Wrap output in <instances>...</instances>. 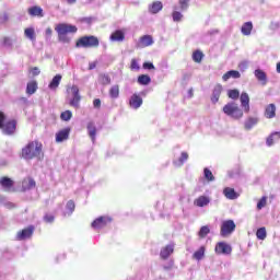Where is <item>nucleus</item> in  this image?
<instances>
[{"mask_svg":"<svg viewBox=\"0 0 280 280\" xmlns=\"http://www.w3.org/2000/svg\"><path fill=\"white\" fill-rule=\"evenodd\" d=\"M266 144L268 145V148H271V145H275V136L272 133L267 138Z\"/></svg>","mask_w":280,"mask_h":280,"instance_id":"obj_48","label":"nucleus"},{"mask_svg":"<svg viewBox=\"0 0 280 280\" xmlns=\"http://www.w3.org/2000/svg\"><path fill=\"white\" fill-rule=\"evenodd\" d=\"M112 43H124L126 40V33L121 30H117L110 35Z\"/></svg>","mask_w":280,"mask_h":280,"instance_id":"obj_17","label":"nucleus"},{"mask_svg":"<svg viewBox=\"0 0 280 280\" xmlns=\"http://www.w3.org/2000/svg\"><path fill=\"white\" fill-rule=\"evenodd\" d=\"M267 202H268V198H267V197H262V198L258 201V203H257V209H258V211H261V209H264V207H266Z\"/></svg>","mask_w":280,"mask_h":280,"instance_id":"obj_43","label":"nucleus"},{"mask_svg":"<svg viewBox=\"0 0 280 280\" xmlns=\"http://www.w3.org/2000/svg\"><path fill=\"white\" fill-rule=\"evenodd\" d=\"M188 159H189V153L182 152L178 161L174 162V165H177L178 167H180L182 165H185V162L188 161Z\"/></svg>","mask_w":280,"mask_h":280,"instance_id":"obj_31","label":"nucleus"},{"mask_svg":"<svg viewBox=\"0 0 280 280\" xmlns=\"http://www.w3.org/2000/svg\"><path fill=\"white\" fill-rule=\"evenodd\" d=\"M73 117V113L71 110H65L60 115L61 121H70V119Z\"/></svg>","mask_w":280,"mask_h":280,"instance_id":"obj_41","label":"nucleus"},{"mask_svg":"<svg viewBox=\"0 0 280 280\" xmlns=\"http://www.w3.org/2000/svg\"><path fill=\"white\" fill-rule=\"evenodd\" d=\"M110 222H113V219L108 217H98L92 222L91 226L92 229H104V226H108Z\"/></svg>","mask_w":280,"mask_h":280,"instance_id":"obj_10","label":"nucleus"},{"mask_svg":"<svg viewBox=\"0 0 280 280\" xmlns=\"http://www.w3.org/2000/svg\"><path fill=\"white\" fill-rule=\"evenodd\" d=\"M241 100V106L244 109V113H250V96H248V93L242 92L241 96H238Z\"/></svg>","mask_w":280,"mask_h":280,"instance_id":"obj_13","label":"nucleus"},{"mask_svg":"<svg viewBox=\"0 0 280 280\" xmlns=\"http://www.w3.org/2000/svg\"><path fill=\"white\" fill-rule=\"evenodd\" d=\"M55 30L58 34V38L60 43H71V38H69L67 34H75L78 32V26L61 23V24H58L55 27Z\"/></svg>","mask_w":280,"mask_h":280,"instance_id":"obj_1","label":"nucleus"},{"mask_svg":"<svg viewBox=\"0 0 280 280\" xmlns=\"http://www.w3.org/2000/svg\"><path fill=\"white\" fill-rule=\"evenodd\" d=\"M36 16L38 19H43L45 16V13H43V9L40 7H36Z\"/></svg>","mask_w":280,"mask_h":280,"instance_id":"obj_51","label":"nucleus"},{"mask_svg":"<svg viewBox=\"0 0 280 280\" xmlns=\"http://www.w3.org/2000/svg\"><path fill=\"white\" fill-rule=\"evenodd\" d=\"M221 95H222V85L220 84L214 85L212 91V96H211L212 104H218Z\"/></svg>","mask_w":280,"mask_h":280,"instance_id":"obj_20","label":"nucleus"},{"mask_svg":"<svg viewBox=\"0 0 280 280\" xmlns=\"http://www.w3.org/2000/svg\"><path fill=\"white\" fill-rule=\"evenodd\" d=\"M66 2L68 3V5H73L78 3V0H66Z\"/></svg>","mask_w":280,"mask_h":280,"instance_id":"obj_58","label":"nucleus"},{"mask_svg":"<svg viewBox=\"0 0 280 280\" xmlns=\"http://www.w3.org/2000/svg\"><path fill=\"white\" fill-rule=\"evenodd\" d=\"M0 46L1 47H12V39L4 37L2 43H0Z\"/></svg>","mask_w":280,"mask_h":280,"instance_id":"obj_45","label":"nucleus"},{"mask_svg":"<svg viewBox=\"0 0 280 280\" xmlns=\"http://www.w3.org/2000/svg\"><path fill=\"white\" fill-rule=\"evenodd\" d=\"M277 73H280V62L277 63Z\"/></svg>","mask_w":280,"mask_h":280,"instance_id":"obj_61","label":"nucleus"},{"mask_svg":"<svg viewBox=\"0 0 280 280\" xmlns=\"http://www.w3.org/2000/svg\"><path fill=\"white\" fill-rule=\"evenodd\" d=\"M214 253L217 255H231V253H233V247L226 242H219L214 247Z\"/></svg>","mask_w":280,"mask_h":280,"instance_id":"obj_8","label":"nucleus"},{"mask_svg":"<svg viewBox=\"0 0 280 280\" xmlns=\"http://www.w3.org/2000/svg\"><path fill=\"white\" fill-rule=\"evenodd\" d=\"M28 14H31V16H36V7L28 9Z\"/></svg>","mask_w":280,"mask_h":280,"instance_id":"obj_55","label":"nucleus"},{"mask_svg":"<svg viewBox=\"0 0 280 280\" xmlns=\"http://www.w3.org/2000/svg\"><path fill=\"white\" fill-rule=\"evenodd\" d=\"M202 58H205V54L201 50H195L192 52L194 62H197L198 65H200V62H202Z\"/></svg>","mask_w":280,"mask_h":280,"instance_id":"obj_33","label":"nucleus"},{"mask_svg":"<svg viewBox=\"0 0 280 280\" xmlns=\"http://www.w3.org/2000/svg\"><path fill=\"white\" fill-rule=\"evenodd\" d=\"M172 16H173V21H174L175 23H178V22L183 21V13H180V12H178V11H174V12L172 13Z\"/></svg>","mask_w":280,"mask_h":280,"instance_id":"obj_42","label":"nucleus"},{"mask_svg":"<svg viewBox=\"0 0 280 280\" xmlns=\"http://www.w3.org/2000/svg\"><path fill=\"white\" fill-rule=\"evenodd\" d=\"M36 185V182L32 177H26L22 182V189L23 191H27V189H32Z\"/></svg>","mask_w":280,"mask_h":280,"instance_id":"obj_24","label":"nucleus"},{"mask_svg":"<svg viewBox=\"0 0 280 280\" xmlns=\"http://www.w3.org/2000/svg\"><path fill=\"white\" fill-rule=\"evenodd\" d=\"M34 34H35L34 27H27L24 30V36L25 38H28V40H34Z\"/></svg>","mask_w":280,"mask_h":280,"instance_id":"obj_39","label":"nucleus"},{"mask_svg":"<svg viewBox=\"0 0 280 280\" xmlns=\"http://www.w3.org/2000/svg\"><path fill=\"white\" fill-rule=\"evenodd\" d=\"M7 207H8L9 209H12V207H14V205H12V203H7Z\"/></svg>","mask_w":280,"mask_h":280,"instance_id":"obj_62","label":"nucleus"},{"mask_svg":"<svg viewBox=\"0 0 280 280\" xmlns=\"http://www.w3.org/2000/svg\"><path fill=\"white\" fill-rule=\"evenodd\" d=\"M75 47L78 49L84 48V49H97L100 47V38L94 35H85L77 39Z\"/></svg>","mask_w":280,"mask_h":280,"instance_id":"obj_2","label":"nucleus"},{"mask_svg":"<svg viewBox=\"0 0 280 280\" xmlns=\"http://www.w3.org/2000/svg\"><path fill=\"white\" fill-rule=\"evenodd\" d=\"M259 121V119L255 118V117H249L246 119L245 121V130H252L254 126H257V122Z\"/></svg>","mask_w":280,"mask_h":280,"instance_id":"obj_30","label":"nucleus"},{"mask_svg":"<svg viewBox=\"0 0 280 280\" xmlns=\"http://www.w3.org/2000/svg\"><path fill=\"white\" fill-rule=\"evenodd\" d=\"M86 128H88L90 139H92L93 143H95V137L97 136V127H95V122L93 121L88 122Z\"/></svg>","mask_w":280,"mask_h":280,"instance_id":"obj_22","label":"nucleus"},{"mask_svg":"<svg viewBox=\"0 0 280 280\" xmlns=\"http://www.w3.org/2000/svg\"><path fill=\"white\" fill-rule=\"evenodd\" d=\"M152 82V79L148 74H140L138 77V84H141L142 86H148Z\"/></svg>","mask_w":280,"mask_h":280,"instance_id":"obj_29","label":"nucleus"},{"mask_svg":"<svg viewBox=\"0 0 280 280\" xmlns=\"http://www.w3.org/2000/svg\"><path fill=\"white\" fill-rule=\"evenodd\" d=\"M267 236H268V233L266 232V228H260L256 231L257 240H266Z\"/></svg>","mask_w":280,"mask_h":280,"instance_id":"obj_38","label":"nucleus"},{"mask_svg":"<svg viewBox=\"0 0 280 280\" xmlns=\"http://www.w3.org/2000/svg\"><path fill=\"white\" fill-rule=\"evenodd\" d=\"M0 130L3 135H14L16 132V120H5V114L0 112Z\"/></svg>","mask_w":280,"mask_h":280,"instance_id":"obj_4","label":"nucleus"},{"mask_svg":"<svg viewBox=\"0 0 280 280\" xmlns=\"http://www.w3.org/2000/svg\"><path fill=\"white\" fill-rule=\"evenodd\" d=\"M224 115L232 117V119H242L244 117V110L235 102H230L223 106Z\"/></svg>","mask_w":280,"mask_h":280,"instance_id":"obj_3","label":"nucleus"},{"mask_svg":"<svg viewBox=\"0 0 280 280\" xmlns=\"http://www.w3.org/2000/svg\"><path fill=\"white\" fill-rule=\"evenodd\" d=\"M189 0H179L180 10H187Z\"/></svg>","mask_w":280,"mask_h":280,"instance_id":"obj_50","label":"nucleus"},{"mask_svg":"<svg viewBox=\"0 0 280 280\" xmlns=\"http://www.w3.org/2000/svg\"><path fill=\"white\" fill-rule=\"evenodd\" d=\"M93 106H94V108H102V100L95 98L93 101Z\"/></svg>","mask_w":280,"mask_h":280,"instance_id":"obj_52","label":"nucleus"},{"mask_svg":"<svg viewBox=\"0 0 280 280\" xmlns=\"http://www.w3.org/2000/svg\"><path fill=\"white\" fill-rule=\"evenodd\" d=\"M254 75L256 80H258V82L262 84V86H266V84H268V75L266 74V72H264V70L261 69L255 70Z\"/></svg>","mask_w":280,"mask_h":280,"instance_id":"obj_18","label":"nucleus"},{"mask_svg":"<svg viewBox=\"0 0 280 280\" xmlns=\"http://www.w3.org/2000/svg\"><path fill=\"white\" fill-rule=\"evenodd\" d=\"M36 156V142H28L26 147L22 149V159L30 161Z\"/></svg>","mask_w":280,"mask_h":280,"instance_id":"obj_7","label":"nucleus"},{"mask_svg":"<svg viewBox=\"0 0 280 280\" xmlns=\"http://www.w3.org/2000/svg\"><path fill=\"white\" fill-rule=\"evenodd\" d=\"M241 32L244 36H250L253 32V22H246L242 25Z\"/></svg>","mask_w":280,"mask_h":280,"instance_id":"obj_28","label":"nucleus"},{"mask_svg":"<svg viewBox=\"0 0 280 280\" xmlns=\"http://www.w3.org/2000/svg\"><path fill=\"white\" fill-rule=\"evenodd\" d=\"M54 220H56L54 214L47 213V214L44 215V221L47 222L48 224H51V222H54Z\"/></svg>","mask_w":280,"mask_h":280,"instance_id":"obj_47","label":"nucleus"},{"mask_svg":"<svg viewBox=\"0 0 280 280\" xmlns=\"http://www.w3.org/2000/svg\"><path fill=\"white\" fill-rule=\"evenodd\" d=\"M71 133V128L67 127L61 129L56 133V141L57 143H62V141H67L69 139V135Z\"/></svg>","mask_w":280,"mask_h":280,"instance_id":"obj_14","label":"nucleus"},{"mask_svg":"<svg viewBox=\"0 0 280 280\" xmlns=\"http://www.w3.org/2000/svg\"><path fill=\"white\" fill-rule=\"evenodd\" d=\"M174 248H176V244L171 243L164 247L161 248L160 250V257L161 259H170V256L174 255Z\"/></svg>","mask_w":280,"mask_h":280,"instance_id":"obj_11","label":"nucleus"},{"mask_svg":"<svg viewBox=\"0 0 280 280\" xmlns=\"http://www.w3.org/2000/svg\"><path fill=\"white\" fill-rule=\"evenodd\" d=\"M223 194L225 198H228L229 200H235L237 199V196H238L235 189L231 187L224 188Z\"/></svg>","mask_w":280,"mask_h":280,"instance_id":"obj_25","label":"nucleus"},{"mask_svg":"<svg viewBox=\"0 0 280 280\" xmlns=\"http://www.w3.org/2000/svg\"><path fill=\"white\" fill-rule=\"evenodd\" d=\"M60 80H62V75L56 74L49 83V89H58L60 86Z\"/></svg>","mask_w":280,"mask_h":280,"instance_id":"obj_32","label":"nucleus"},{"mask_svg":"<svg viewBox=\"0 0 280 280\" xmlns=\"http://www.w3.org/2000/svg\"><path fill=\"white\" fill-rule=\"evenodd\" d=\"M73 98L70 101V106L73 108H80V101L82 100V96H80V89L78 85L71 86Z\"/></svg>","mask_w":280,"mask_h":280,"instance_id":"obj_9","label":"nucleus"},{"mask_svg":"<svg viewBox=\"0 0 280 280\" xmlns=\"http://www.w3.org/2000/svg\"><path fill=\"white\" fill-rule=\"evenodd\" d=\"M143 69H154V63H152V62H144L143 63Z\"/></svg>","mask_w":280,"mask_h":280,"instance_id":"obj_54","label":"nucleus"},{"mask_svg":"<svg viewBox=\"0 0 280 280\" xmlns=\"http://www.w3.org/2000/svg\"><path fill=\"white\" fill-rule=\"evenodd\" d=\"M150 45H154V39L152 35H143L139 38L137 44V49H143L144 47H150Z\"/></svg>","mask_w":280,"mask_h":280,"instance_id":"obj_12","label":"nucleus"},{"mask_svg":"<svg viewBox=\"0 0 280 280\" xmlns=\"http://www.w3.org/2000/svg\"><path fill=\"white\" fill-rule=\"evenodd\" d=\"M210 233H211V229H209L208 225H203L200 228L198 235L200 240H205V237H207V235H209Z\"/></svg>","mask_w":280,"mask_h":280,"instance_id":"obj_35","label":"nucleus"},{"mask_svg":"<svg viewBox=\"0 0 280 280\" xmlns=\"http://www.w3.org/2000/svg\"><path fill=\"white\" fill-rule=\"evenodd\" d=\"M34 231H36L34 225H30L23 230H20L15 235V240L18 242H25V240H30L32 235H34Z\"/></svg>","mask_w":280,"mask_h":280,"instance_id":"obj_6","label":"nucleus"},{"mask_svg":"<svg viewBox=\"0 0 280 280\" xmlns=\"http://www.w3.org/2000/svg\"><path fill=\"white\" fill-rule=\"evenodd\" d=\"M228 97H230V100H240V90L237 89L229 90Z\"/></svg>","mask_w":280,"mask_h":280,"instance_id":"obj_40","label":"nucleus"},{"mask_svg":"<svg viewBox=\"0 0 280 280\" xmlns=\"http://www.w3.org/2000/svg\"><path fill=\"white\" fill-rule=\"evenodd\" d=\"M36 93V81H31L26 85V94L34 95Z\"/></svg>","mask_w":280,"mask_h":280,"instance_id":"obj_34","label":"nucleus"},{"mask_svg":"<svg viewBox=\"0 0 280 280\" xmlns=\"http://www.w3.org/2000/svg\"><path fill=\"white\" fill-rule=\"evenodd\" d=\"M231 78H233L234 80H237L242 78V74L237 70H230L223 74L222 80L223 82H228V80H231Z\"/></svg>","mask_w":280,"mask_h":280,"instance_id":"obj_21","label":"nucleus"},{"mask_svg":"<svg viewBox=\"0 0 280 280\" xmlns=\"http://www.w3.org/2000/svg\"><path fill=\"white\" fill-rule=\"evenodd\" d=\"M2 165H8V162H7V161H3Z\"/></svg>","mask_w":280,"mask_h":280,"instance_id":"obj_63","label":"nucleus"},{"mask_svg":"<svg viewBox=\"0 0 280 280\" xmlns=\"http://www.w3.org/2000/svg\"><path fill=\"white\" fill-rule=\"evenodd\" d=\"M52 32L51 27L46 28V36H51Z\"/></svg>","mask_w":280,"mask_h":280,"instance_id":"obj_59","label":"nucleus"},{"mask_svg":"<svg viewBox=\"0 0 280 280\" xmlns=\"http://www.w3.org/2000/svg\"><path fill=\"white\" fill-rule=\"evenodd\" d=\"M211 200L207 196H199L197 199H195L194 205L195 207H207Z\"/></svg>","mask_w":280,"mask_h":280,"instance_id":"obj_23","label":"nucleus"},{"mask_svg":"<svg viewBox=\"0 0 280 280\" xmlns=\"http://www.w3.org/2000/svg\"><path fill=\"white\" fill-rule=\"evenodd\" d=\"M36 156L38 161H40V159L45 156V154L43 153V149H40V147L36 148Z\"/></svg>","mask_w":280,"mask_h":280,"instance_id":"obj_49","label":"nucleus"},{"mask_svg":"<svg viewBox=\"0 0 280 280\" xmlns=\"http://www.w3.org/2000/svg\"><path fill=\"white\" fill-rule=\"evenodd\" d=\"M130 69H131L132 71H139V69H141V68L139 67V62L137 61V59H131Z\"/></svg>","mask_w":280,"mask_h":280,"instance_id":"obj_46","label":"nucleus"},{"mask_svg":"<svg viewBox=\"0 0 280 280\" xmlns=\"http://www.w3.org/2000/svg\"><path fill=\"white\" fill-rule=\"evenodd\" d=\"M109 96L112 100H117V97H119V85H113L109 89Z\"/></svg>","mask_w":280,"mask_h":280,"instance_id":"obj_36","label":"nucleus"},{"mask_svg":"<svg viewBox=\"0 0 280 280\" xmlns=\"http://www.w3.org/2000/svg\"><path fill=\"white\" fill-rule=\"evenodd\" d=\"M271 135H273V137H278V139H280V131H275Z\"/></svg>","mask_w":280,"mask_h":280,"instance_id":"obj_60","label":"nucleus"},{"mask_svg":"<svg viewBox=\"0 0 280 280\" xmlns=\"http://www.w3.org/2000/svg\"><path fill=\"white\" fill-rule=\"evenodd\" d=\"M28 75H30V78H35L36 77V68H32Z\"/></svg>","mask_w":280,"mask_h":280,"instance_id":"obj_57","label":"nucleus"},{"mask_svg":"<svg viewBox=\"0 0 280 280\" xmlns=\"http://www.w3.org/2000/svg\"><path fill=\"white\" fill-rule=\"evenodd\" d=\"M102 82L103 84H110V77H108L107 74H103Z\"/></svg>","mask_w":280,"mask_h":280,"instance_id":"obj_53","label":"nucleus"},{"mask_svg":"<svg viewBox=\"0 0 280 280\" xmlns=\"http://www.w3.org/2000/svg\"><path fill=\"white\" fill-rule=\"evenodd\" d=\"M206 252L207 248L205 246L199 247V249L192 254V259H196V261H201V259H205Z\"/></svg>","mask_w":280,"mask_h":280,"instance_id":"obj_26","label":"nucleus"},{"mask_svg":"<svg viewBox=\"0 0 280 280\" xmlns=\"http://www.w3.org/2000/svg\"><path fill=\"white\" fill-rule=\"evenodd\" d=\"M142 104L143 98L139 94L131 95L129 100V105L131 108H135L137 110V108H141Z\"/></svg>","mask_w":280,"mask_h":280,"instance_id":"obj_16","label":"nucleus"},{"mask_svg":"<svg viewBox=\"0 0 280 280\" xmlns=\"http://www.w3.org/2000/svg\"><path fill=\"white\" fill-rule=\"evenodd\" d=\"M0 185L4 191H14V182L10 177L0 178Z\"/></svg>","mask_w":280,"mask_h":280,"instance_id":"obj_15","label":"nucleus"},{"mask_svg":"<svg viewBox=\"0 0 280 280\" xmlns=\"http://www.w3.org/2000/svg\"><path fill=\"white\" fill-rule=\"evenodd\" d=\"M265 117L267 119H275L277 117V106L275 104H269L265 108Z\"/></svg>","mask_w":280,"mask_h":280,"instance_id":"obj_19","label":"nucleus"},{"mask_svg":"<svg viewBox=\"0 0 280 280\" xmlns=\"http://www.w3.org/2000/svg\"><path fill=\"white\" fill-rule=\"evenodd\" d=\"M151 14H159V12H161V10H163V2L161 1H155L151 4V7L149 8Z\"/></svg>","mask_w":280,"mask_h":280,"instance_id":"obj_27","label":"nucleus"},{"mask_svg":"<svg viewBox=\"0 0 280 280\" xmlns=\"http://www.w3.org/2000/svg\"><path fill=\"white\" fill-rule=\"evenodd\" d=\"M203 176L209 183H213V180H215V176H213V173L209 168L203 170Z\"/></svg>","mask_w":280,"mask_h":280,"instance_id":"obj_37","label":"nucleus"},{"mask_svg":"<svg viewBox=\"0 0 280 280\" xmlns=\"http://www.w3.org/2000/svg\"><path fill=\"white\" fill-rule=\"evenodd\" d=\"M66 208L69 213H73L75 211V202L73 200H69L66 205Z\"/></svg>","mask_w":280,"mask_h":280,"instance_id":"obj_44","label":"nucleus"},{"mask_svg":"<svg viewBox=\"0 0 280 280\" xmlns=\"http://www.w3.org/2000/svg\"><path fill=\"white\" fill-rule=\"evenodd\" d=\"M237 225H235V221L233 220H225L221 223L220 235L221 237H229L235 232Z\"/></svg>","mask_w":280,"mask_h":280,"instance_id":"obj_5","label":"nucleus"},{"mask_svg":"<svg viewBox=\"0 0 280 280\" xmlns=\"http://www.w3.org/2000/svg\"><path fill=\"white\" fill-rule=\"evenodd\" d=\"M95 67H97V61H93L89 63V70L93 71V69H95Z\"/></svg>","mask_w":280,"mask_h":280,"instance_id":"obj_56","label":"nucleus"}]
</instances>
